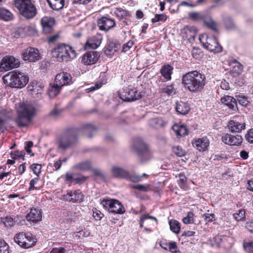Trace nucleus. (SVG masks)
<instances>
[{"instance_id": "f257e3e1", "label": "nucleus", "mask_w": 253, "mask_h": 253, "mask_svg": "<svg viewBox=\"0 0 253 253\" xmlns=\"http://www.w3.org/2000/svg\"><path fill=\"white\" fill-rule=\"evenodd\" d=\"M205 76L197 71L189 72L183 76L182 83L191 91L202 90L205 85Z\"/></svg>"}, {"instance_id": "f03ea898", "label": "nucleus", "mask_w": 253, "mask_h": 253, "mask_svg": "<svg viewBox=\"0 0 253 253\" xmlns=\"http://www.w3.org/2000/svg\"><path fill=\"white\" fill-rule=\"evenodd\" d=\"M13 4L18 13L26 20L34 18L38 13L35 2L32 0H13Z\"/></svg>"}, {"instance_id": "7ed1b4c3", "label": "nucleus", "mask_w": 253, "mask_h": 253, "mask_svg": "<svg viewBox=\"0 0 253 253\" xmlns=\"http://www.w3.org/2000/svg\"><path fill=\"white\" fill-rule=\"evenodd\" d=\"M17 111L18 115L15 122L20 127L29 125L36 115L35 108L29 103H20Z\"/></svg>"}, {"instance_id": "20e7f679", "label": "nucleus", "mask_w": 253, "mask_h": 253, "mask_svg": "<svg viewBox=\"0 0 253 253\" xmlns=\"http://www.w3.org/2000/svg\"><path fill=\"white\" fill-rule=\"evenodd\" d=\"M76 57V52L68 44L61 43L51 51V57L59 62H68Z\"/></svg>"}, {"instance_id": "39448f33", "label": "nucleus", "mask_w": 253, "mask_h": 253, "mask_svg": "<svg viewBox=\"0 0 253 253\" xmlns=\"http://www.w3.org/2000/svg\"><path fill=\"white\" fill-rule=\"evenodd\" d=\"M3 79L4 82L11 87L22 88L25 86L29 81L28 77L15 71L9 72L5 75Z\"/></svg>"}, {"instance_id": "423d86ee", "label": "nucleus", "mask_w": 253, "mask_h": 253, "mask_svg": "<svg viewBox=\"0 0 253 253\" xmlns=\"http://www.w3.org/2000/svg\"><path fill=\"white\" fill-rule=\"evenodd\" d=\"M77 141V135L75 133L72 131L66 132L57 138L58 149L62 151H65L74 147Z\"/></svg>"}, {"instance_id": "0eeeda50", "label": "nucleus", "mask_w": 253, "mask_h": 253, "mask_svg": "<svg viewBox=\"0 0 253 253\" xmlns=\"http://www.w3.org/2000/svg\"><path fill=\"white\" fill-rule=\"evenodd\" d=\"M199 40L204 47L210 51L219 53L222 50V46L214 36L208 37L207 35L203 34L199 37Z\"/></svg>"}, {"instance_id": "6e6552de", "label": "nucleus", "mask_w": 253, "mask_h": 253, "mask_svg": "<svg viewBox=\"0 0 253 253\" xmlns=\"http://www.w3.org/2000/svg\"><path fill=\"white\" fill-rule=\"evenodd\" d=\"M14 240L19 246L25 249L32 247L37 241V239L31 234H25L23 232L16 234Z\"/></svg>"}, {"instance_id": "1a4fd4ad", "label": "nucleus", "mask_w": 253, "mask_h": 253, "mask_svg": "<svg viewBox=\"0 0 253 253\" xmlns=\"http://www.w3.org/2000/svg\"><path fill=\"white\" fill-rule=\"evenodd\" d=\"M101 204L105 209L111 212L122 214L125 211L122 204L117 200L103 199Z\"/></svg>"}, {"instance_id": "9d476101", "label": "nucleus", "mask_w": 253, "mask_h": 253, "mask_svg": "<svg viewBox=\"0 0 253 253\" xmlns=\"http://www.w3.org/2000/svg\"><path fill=\"white\" fill-rule=\"evenodd\" d=\"M120 98L124 101L130 102L141 98L142 95L135 88H123L118 92Z\"/></svg>"}, {"instance_id": "9b49d317", "label": "nucleus", "mask_w": 253, "mask_h": 253, "mask_svg": "<svg viewBox=\"0 0 253 253\" xmlns=\"http://www.w3.org/2000/svg\"><path fill=\"white\" fill-rule=\"evenodd\" d=\"M133 147L142 161L147 160L150 158L151 154L147 145L141 139L136 140Z\"/></svg>"}, {"instance_id": "f8f14e48", "label": "nucleus", "mask_w": 253, "mask_h": 253, "mask_svg": "<svg viewBox=\"0 0 253 253\" xmlns=\"http://www.w3.org/2000/svg\"><path fill=\"white\" fill-rule=\"evenodd\" d=\"M97 25L100 31L107 32L114 28L116 23L115 19L110 17L109 15H106L98 18L97 21Z\"/></svg>"}, {"instance_id": "ddd939ff", "label": "nucleus", "mask_w": 253, "mask_h": 253, "mask_svg": "<svg viewBox=\"0 0 253 253\" xmlns=\"http://www.w3.org/2000/svg\"><path fill=\"white\" fill-rule=\"evenodd\" d=\"M22 55L24 60L28 61L30 62H35L41 57L39 50L32 47H29L25 49Z\"/></svg>"}, {"instance_id": "4468645a", "label": "nucleus", "mask_w": 253, "mask_h": 253, "mask_svg": "<svg viewBox=\"0 0 253 253\" xmlns=\"http://www.w3.org/2000/svg\"><path fill=\"white\" fill-rule=\"evenodd\" d=\"M102 41V35L97 33L87 39L84 43V48L85 49H96L100 45Z\"/></svg>"}, {"instance_id": "2eb2a0df", "label": "nucleus", "mask_w": 253, "mask_h": 253, "mask_svg": "<svg viewBox=\"0 0 253 253\" xmlns=\"http://www.w3.org/2000/svg\"><path fill=\"white\" fill-rule=\"evenodd\" d=\"M222 141L225 144L230 146H240L243 142V138L241 135H232L225 133L221 137Z\"/></svg>"}, {"instance_id": "dca6fc26", "label": "nucleus", "mask_w": 253, "mask_h": 253, "mask_svg": "<svg viewBox=\"0 0 253 253\" xmlns=\"http://www.w3.org/2000/svg\"><path fill=\"white\" fill-rule=\"evenodd\" d=\"M42 32L45 34H50L53 32V27L55 24L54 18L50 16H44L41 20Z\"/></svg>"}, {"instance_id": "f3484780", "label": "nucleus", "mask_w": 253, "mask_h": 253, "mask_svg": "<svg viewBox=\"0 0 253 253\" xmlns=\"http://www.w3.org/2000/svg\"><path fill=\"white\" fill-rule=\"evenodd\" d=\"M55 83L57 85L61 87L70 85L73 83L72 78L70 74L63 72L56 75Z\"/></svg>"}, {"instance_id": "a211bd4d", "label": "nucleus", "mask_w": 253, "mask_h": 253, "mask_svg": "<svg viewBox=\"0 0 253 253\" xmlns=\"http://www.w3.org/2000/svg\"><path fill=\"white\" fill-rule=\"evenodd\" d=\"M100 54L97 51H89L85 53L82 57V61L84 63H96L99 60Z\"/></svg>"}, {"instance_id": "6ab92c4d", "label": "nucleus", "mask_w": 253, "mask_h": 253, "mask_svg": "<svg viewBox=\"0 0 253 253\" xmlns=\"http://www.w3.org/2000/svg\"><path fill=\"white\" fill-rule=\"evenodd\" d=\"M64 199L67 201L74 202H79L83 201L84 196L79 190L70 191L64 195Z\"/></svg>"}, {"instance_id": "aec40b11", "label": "nucleus", "mask_w": 253, "mask_h": 253, "mask_svg": "<svg viewBox=\"0 0 253 253\" xmlns=\"http://www.w3.org/2000/svg\"><path fill=\"white\" fill-rule=\"evenodd\" d=\"M209 140L207 137L194 139L192 145L199 151H204L207 149L209 146Z\"/></svg>"}, {"instance_id": "412c9836", "label": "nucleus", "mask_w": 253, "mask_h": 253, "mask_svg": "<svg viewBox=\"0 0 253 253\" xmlns=\"http://www.w3.org/2000/svg\"><path fill=\"white\" fill-rule=\"evenodd\" d=\"M26 218L29 222H37L42 218L41 211L39 209L32 208L30 212L26 216Z\"/></svg>"}, {"instance_id": "4be33fe9", "label": "nucleus", "mask_w": 253, "mask_h": 253, "mask_svg": "<svg viewBox=\"0 0 253 253\" xmlns=\"http://www.w3.org/2000/svg\"><path fill=\"white\" fill-rule=\"evenodd\" d=\"M120 44L117 42H109L104 48L105 54L111 58L119 49Z\"/></svg>"}, {"instance_id": "5701e85b", "label": "nucleus", "mask_w": 253, "mask_h": 253, "mask_svg": "<svg viewBox=\"0 0 253 253\" xmlns=\"http://www.w3.org/2000/svg\"><path fill=\"white\" fill-rule=\"evenodd\" d=\"M112 175L117 178H128L129 177V174L126 170L117 166H113L111 169Z\"/></svg>"}, {"instance_id": "b1692460", "label": "nucleus", "mask_w": 253, "mask_h": 253, "mask_svg": "<svg viewBox=\"0 0 253 253\" xmlns=\"http://www.w3.org/2000/svg\"><path fill=\"white\" fill-rule=\"evenodd\" d=\"M28 88L32 95H36L38 97V94H41L42 92L43 85L40 82L33 81L29 84Z\"/></svg>"}, {"instance_id": "393cba45", "label": "nucleus", "mask_w": 253, "mask_h": 253, "mask_svg": "<svg viewBox=\"0 0 253 253\" xmlns=\"http://www.w3.org/2000/svg\"><path fill=\"white\" fill-rule=\"evenodd\" d=\"M188 17L193 21H206L209 18V14L202 12H191L188 13Z\"/></svg>"}, {"instance_id": "a878e982", "label": "nucleus", "mask_w": 253, "mask_h": 253, "mask_svg": "<svg viewBox=\"0 0 253 253\" xmlns=\"http://www.w3.org/2000/svg\"><path fill=\"white\" fill-rule=\"evenodd\" d=\"M114 14L120 21H122L124 24L127 25L126 20L130 16L129 12L121 7H117L114 11Z\"/></svg>"}, {"instance_id": "bb28decb", "label": "nucleus", "mask_w": 253, "mask_h": 253, "mask_svg": "<svg viewBox=\"0 0 253 253\" xmlns=\"http://www.w3.org/2000/svg\"><path fill=\"white\" fill-rule=\"evenodd\" d=\"M228 127L229 130L232 132H240L242 130L245 129L246 124L245 123H240L231 120L228 122Z\"/></svg>"}, {"instance_id": "cd10ccee", "label": "nucleus", "mask_w": 253, "mask_h": 253, "mask_svg": "<svg viewBox=\"0 0 253 253\" xmlns=\"http://www.w3.org/2000/svg\"><path fill=\"white\" fill-rule=\"evenodd\" d=\"M14 15L9 9L0 7V20L9 22L13 20Z\"/></svg>"}, {"instance_id": "c85d7f7f", "label": "nucleus", "mask_w": 253, "mask_h": 253, "mask_svg": "<svg viewBox=\"0 0 253 253\" xmlns=\"http://www.w3.org/2000/svg\"><path fill=\"white\" fill-rule=\"evenodd\" d=\"M221 101L232 110L237 109L236 100L233 97L226 95L221 98Z\"/></svg>"}, {"instance_id": "c756f323", "label": "nucleus", "mask_w": 253, "mask_h": 253, "mask_svg": "<svg viewBox=\"0 0 253 253\" xmlns=\"http://www.w3.org/2000/svg\"><path fill=\"white\" fill-rule=\"evenodd\" d=\"M175 109L179 114L185 115L189 112L190 108L187 103L180 101L176 103Z\"/></svg>"}, {"instance_id": "7c9ffc66", "label": "nucleus", "mask_w": 253, "mask_h": 253, "mask_svg": "<svg viewBox=\"0 0 253 253\" xmlns=\"http://www.w3.org/2000/svg\"><path fill=\"white\" fill-rule=\"evenodd\" d=\"M49 6L54 10H59L63 8L65 0H46Z\"/></svg>"}, {"instance_id": "2f4dec72", "label": "nucleus", "mask_w": 253, "mask_h": 253, "mask_svg": "<svg viewBox=\"0 0 253 253\" xmlns=\"http://www.w3.org/2000/svg\"><path fill=\"white\" fill-rule=\"evenodd\" d=\"M12 118V113L10 111L2 110L0 111V129H2L5 122Z\"/></svg>"}, {"instance_id": "473e14b6", "label": "nucleus", "mask_w": 253, "mask_h": 253, "mask_svg": "<svg viewBox=\"0 0 253 253\" xmlns=\"http://www.w3.org/2000/svg\"><path fill=\"white\" fill-rule=\"evenodd\" d=\"M166 124V122L161 118H155L151 119L149 121V125L155 128L163 127Z\"/></svg>"}, {"instance_id": "72a5a7b5", "label": "nucleus", "mask_w": 253, "mask_h": 253, "mask_svg": "<svg viewBox=\"0 0 253 253\" xmlns=\"http://www.w3.org/2000/svg\"><path fill=\"white\" fill-rule=\"evenodd\" d=\"M84 133L89 138H91L96 133L97 127L93 125L87 124L83 126Z\"/></svg>"}, {"instance_id": "f704fd0d", "label": "nucleus", "mask_w": 253, "mask_h": 253, "mask_svg": "<svg viewBox=\"0 0 253 253\" xmlns=\"http://www.w3.org/2000/svg\"><path fill=\"white\" fill-rule=\"evenodd\" d=\"M173 67L169 64H165L161 69V73L162 76L167 80L171 79V75L172 73Z\"/></svg>"}, {"instance_id": "c9c22d12", "label": "nucleus", "mask_w": 253, "mask_h": 253, "mask_svg": "<svg viewBox=\"0 0 253 253\" xmlns=\"http://www.w3.org/2000/svg\"><path fill=\"white\" fill-rule=\"evenodd\" d=\"M162 96H171L176 93V89L173 84L166 86L160 91Z\"/></svg>"}, {"instance_id": "e433bc0d", "label": "nucleus", "mask_w": 253, "mask_h": 253, "mask_svg": "<svg viewBox=\"0 0 253 253\" xmlns=\"http://www.w3.org/2000/svg\"><path fill=\"white\" fill-rule=\"evenodd\" d=\"M172 128L178 136H182L188 134V129L185 126L183 125H174Z\"/></svg>"}, {"instance_id": "4c0bfd02", "label": "nucleus", "mask_w": 253, "mask_h": 253, "mask_svg": "<svg viewBox=\"0 0 253 253\" xmlns=\"http://www.w3.org/2000/svg\"><path fill=\"white\" fill-rule=\"evenodd\" d=\"M185 33L186 35V38L189 39H194L196 36L197 30L193 26L187 27L185 29Z\"/></svg>"}, {"instance_id": "58836bf2", "label": "nucleus", "mask_w": 253, "mask_h": 253, "mask_svg": "<svg viewBox=\"0 0 253 253\" xmlns=\"http://www.w3.org/2000/svg\"><path fill=\"white\" fill-rule=\"evenodd\" d=\"M75 168L79 170H86L91 168V162L88 160H85L76 164Z\"/></svg>"}, {"instance_id": "ea45409f", "label": "nucleus", "mask_w": 253, "mask_h": 253, "mask_svg": "<svg viewBox=\"0 0 253 253\" xmlns=\"http://www.w3.org/2000/svg\"><path fill=\"white\" fill-rule=\"evenodd\" d=\"M170 229L171 231L175 234H178L180 232V226L179 222L174 219H171L169 221Z\"/></svg>"}, {"instance_id": "a19ab883", "label": "nucleus", "mask_w": 253, "mask_h": 253, "mask_svg": "<svg viewBox=\"0 0 253 253\" xmlns=\"http://www.w3.org/2000/svg\"><path fill=\"white\" fill-rule=\"evenodd\" d=\"M15 217L14 216H6L1 218V222L6 227H11L14 225Z\"/></svg>"}, {"instance_id": "79ce46f5", "label": "nucleus", "mask_w": 253, "mask_h": 253, "mask_svg": "<svg viewBox=\"0 0 253 253\" xmlns=\"http://www.w3.org/2000/svg\"><path fill=\"white\" fill-rule=\"evenodd\" d=\"M61 87V86L57 85L55 83L54 84L48 89L49 96L51 98L56 96L60 92Z\"/></svg>"}, {"instance_id": "37998d69", "label": "nucleus", "mask_w": 253, "mask_h": 253, "mask_svg": "<svg viewBox=\"0 0 253 253\" xmlns=\"http://www.w3.org/2000/svg\"><path fill=\"white\" fill-rule=\"evenodd\" d=\"M243 70V66L242 64H236L231 71V74L234 77L238 76L240 75Z\"/></svg>"}, {"instance_id": "c03bdc74", "label": "nucleus", "mask_w": 253, "mask_h": 253, "mask_svg": "<svg viewBox=\"0 0 253 253\" xmlns=\"http://www.w3.org/2000/svg\"><path fill=\"white\" fill-rule=\"evenodd\" d=\"M168 19V16L164 13L156 14L154 17L151 19L153 23L158 22H165Z\"/></svg>"}, {"instance_id": "a18cd8bd", "label": "nucleus", "mask_w": 253, "mask_h": 253, "mask_svg": "<svg viewBox=\"0 0 253 253\" xmlns=\"http://www.w3.org/2000/svg\"><path fill=\"white\" fill-rule=\"evenodd\" d=\"M18 60L13 56L6 55L2 59L0 63H20Z\"/></svg>"}, {"instance_id": "49530a36", "label": "nucleus", "mask_w": 253, "mask_h": 253, "mask_svg": "<svg viewBox=\"0 0 253 253\" xmlns=\"http://www.w3.org/2000/svg\"><path fill=\"white\" fill-rule=\"evenodd\" d=\"M207 27L211 29L214 31H217L216 25L214 21H213L209 14V18L206 19V21L204 22Z\"/></svg>"}, {"instance_id": "de8ad7c7", "label": "nucleus", "mask_w": 253, "mask_h": 253, "mask_svg": "<svg viewBox=\"0 0 253 253\" xmlns=\"http://www.w3.org/2000/svg\"><path fill=\"white\" fill-rule=\"evenodd\" d=\"M19 64H0V72H6L19 67Z\"/></svg>"}, {"instance_id": "09e8293b", "label": "nucleus", "mask_w": 253, "mask_h": 253, "mask_svg": "<svg viewBox=\"0 0 253 253\" xmlns=\"http://www.w3.org/2000/svg\"><path fill=\"white\" fill-rule=\"evenodd\" d=\"M194 214L193 212H188L187 216L183 218L182 221L185 224H192L194 221Z\"/></svg>"}, {"instance_id": "8fccbe9b", "label": "nucleus", "mask_w": 253, "mask_h": 253, "mask_svg": "<svg viewBox=\"0 0 253 253\" xmlns=\"http://www.w3.org/2000/svg\"><path fill=\"white\" fill-rule=\"evenodd\" d=\"M8 245L2 239H0V253H9Z\"/></svg>"}, {"instance_id": "3c124183", "label": "nucleus", "mask_w": 253, "mask_h": 253, "mask_svg": "<svg viewBox=\"0 0 253 253\" xmlns=\"http://www.w3.org/2000/svg\"><path fill=\"white\" fill-rule=\"evenodd\" d=\"M192 55L196 59H200L203 56V52L199 48H194L192 51Z\"/></svg>"}, {"instance_id": "603ef678", "label": "nucleus", "mask_w": 253, "mask_h": 253, "mask_svg": "<svg viewBox=\"0 0 253 253\" xmlns=\"http://www.w3.org/2000/svg\"><path fill=\"white\" fill-rule=\"evenodd\" d=\"M178 177L179 178V185L181 188L184 189L186 187V177L183 173H180L178 174Z\"/></svg>"}, {"instance_id": "864d4df0", "label": "nucleus", "mask_w": 253, "mask_h": 253, "mask_svg": "<svg viewBox=\"0 0 253 253\" xmlns=\"http://www.w3.org/2000/svg\"><path fill=\"white\" fill-rule=\"evenodd\" d=\"M132 188L141 191L147 192L150 188V184L142 185L138 184L132 186Z\"/></svg>"}, {"instance_id": "5fc2aeb1", "label": "nucleus", "mask_w": 253, "mask_h": 253, "mask_svg": "<svg viewBox=\"0 0 253 253\" xmlns=\"http://www.w3.org/2000/svg\"><path fill=\"white\" fill-rule=\"evenodd\" d=\"M234 218L237 220H241L245 218V211L243 209H241L238 211V213H235L233 214Z\"/></svg>"}, {"instance_id": "6e6d98bb", "label": "nucleus", "mask_w": 253, "mask_h": 253, "mask_svg": "<svg viewBox=\"0 0 253 253\" xmlns=\"http://www.w3.org/2000/svg\"><path fill=\"white\" fill-rule=\"evenodd\" d=\"M236 100H237L242 106H246L249 102L248 98L245 96L237 95L236 96Z\"/></svg>"}, {"instance_id": "4d7b16f0", "label": "nucleus", "mask_w": 253, "mask_h": 253, "mask_svg": "<svg viewBox=\"0 0 253 253\" xmlns=\"http://www.w3.org/2000/svg\"><path fill=\"white\" fill-rule=\"evenodd\" d=\"M245 250L249 253H253V242H246L243 244Z\"/></svg>"}, {"instance_id": "13d9d810", "label": "nucleus", "mask_w": 253, "mask_h": 253, "mask_svg": "<svg viewBox=\"0 0 253 253\" xmlns=\"http://www.w3.org/2000/svg\"><path fill=\"white\" fill-rule=\"evenodd\" d=\"M30 168L36 175H38L39 173H41V170L42 169L41 165L33 164L30 166Z\"/></svg>"}, {"instance_id": "bf43d9fd", "label": "nucleus", "mask_w": 253, "mask_h": 253, "mask_svg": "<svg viewBox=\"0 0 253 253\" xmlns=\"http://www.w3.org/2000/svg\"><path fill=\"white\" fill-rule=\"evenodd\" d=\"M245 137L249 143L253 144V128L250 129L247 131Z\"/></svg>"}, {"instance_id": "052dcab7", "label": "nucleus", "mask_w": 253, "mask_h": 253, "mask_svg": "<svg viewBox=\"0 0 253 253\" xmlns=\"http://www.w3.org/2000/svg\"><path fill=\"white\" fill-rule=\"evenodd\" d=\"M133 44V41L132 40H129L123 45L122 51L125 53L126 52V51H128L131 47H132Z\"/></svg>"}, {"instance_id": "680f3d73", "label": "nucleus", "mask_w": 253, "mask_h": 253, "mask_svg": "<svg viewBox=\"0 0 253 253\" xmlns=\"http://www.w3.org/2000/svg\"><path fill=\"white\" fill-rule=\"evenodd\" d=\"M173 151L179 157L183 156L185 154V152L179 146L174 147L173 148Z\"/></svg>"}, {"instance_id": "e2e57ef3", "label": "nucleus", "mask_w": 253, "mask_h": 253, "mask_svg": "<svg viewBox=\"0 0 253 253\" xmlns=\"http://www.w3.org/2000/svg\"><path fill=\"white\" fill-rule=\"evenodd\" d=\"M149 175L146 173H143L141 175H134L130 177L131 180L134 182H138L141 180L142 178H147Z\"/></svg>"}, {"instance_id": "0e129e2a", "label": "nucleus", "mask_w": 253, "mask_h": 253, "mask_svg": "<svg viewBox=\"0 0 253 253\" xmlns=\"http://www.w3.org/2000/svg\"><path fill=\"white\" fill-rule=\"evenodd\" d=\"M168 250L173 253H177L178 252V248L176 243L174 242H170Z\"/></svg>"}, {"instance_id": "69168bd1", "label": "nucleus", "mask_w": 253, "mask_h": 253, "mask_svg": "<svg viewBox=\"0 0 253 253\" xmlns=\"http://www.w3.org/2000/svg\"><path fill=\"white\" fill-rule=\"evenodd\" d=\"M147 219H153L155 220H157L156 218L152 216L149 215V214H144L141 216L140 219V226L141 227H143V221Z\"/></svg>"}, {"instance_id": "338daca9", "label": "nucleus", "mask_w": 253, "mask_h": 253, "mask_svg": "<svg viewBox=\"0 0 253 253\" xmlns=\"http://www.w3.org/2000/svg\"><path fill=\"white\" fill-rule=\"evenodd\" d=\"M93 216L96 220H100L103 216V214L100 211L95 209L93 210Z\"/></svg>"}, {"instance_id": "774afa93", "label": "nucleus", "mask_w": 253, "mask_h": 253, "mask_svg": "<svg viewBox=\"0 0 253 253\" xmlns=\"http://www.w3.org/2000/svg\"><path fill=\"white\" fill-rule=\"evenodd\" d=\"M205 219L208 222H211L214 220L215 215L213 213H206L203 215Z\"/></svg>"}]
</instances>
